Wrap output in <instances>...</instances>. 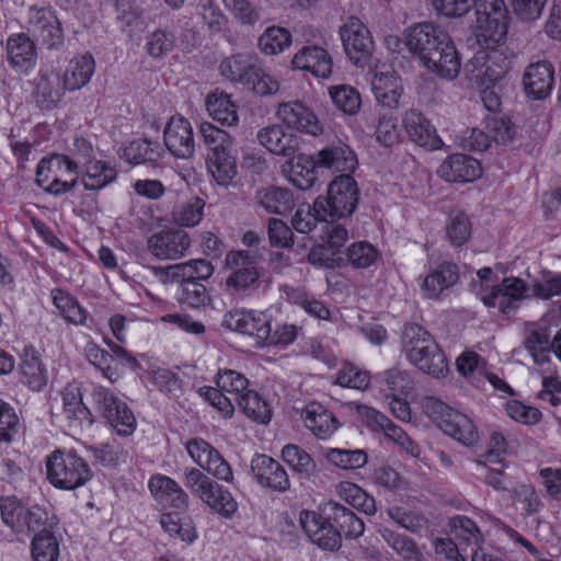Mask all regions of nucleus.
<instances>
[{"label":"nucleus","mask_w":561,"mask_h":561,"mask_svg":"<svg viewBox=\"0 0 561 561\" xmlns=\"http://www.w3.org/2000/svg\"><path fill=\"white\" fill-rule=\"evenodd\" d=\"M405 44L422 65L442 79L453 80L461 64L449 35L432 22L419 23L405 32Z\"/></svg>","instance_id":"nucleus-1"},{"label":"nucleus","mask_w":561,"mask_h":561,"mask_svg":"<svg viewBox=\"0 0 561 561\" xmlns=\"http://www.w3.org/2000/svg\"><path fill=\"white\" fill-rule=\"evenodd\" d=\"M300 525L310 540L323 550L335 551L342 545V538H358L365 526L353 511L336 503L329 502L323 515L304 510L299 515Z\"/></svg>","instance_id":"nucleus-2"},{"label":"nucleus","mask_w":561,"mask_h":561,"mask_svg":"<svg viewBox=\"0 0 561 561\" xmlns=\"http://www.w3.org/2000/svg\"><path fill=\"white\" fill-rule=\"evenodd\" d=\"M220 73L232 82L241 83L261 96L273 95L278 82L266 73L256 56L239 53L226 57L220 64Z\"/></svg>","instance_id":"nucleus-3"},{"label":"nucleus","mask_w":561,"mask_h":561,"mask_svg":"<svg viewBox=\"0 0 561 561\" xmlns=\"http://www.w3.org/2000/svg\"><path fill=\"white\" fill-rule=\"evenodd\" d=\"M0 511L2 520L15 533L46 534L53 531V527L57 524L47 505L26 506L14 496L1 500Z\"/></svg>","instance_id":"nucleus-4"},{"label":"nucleus","mask_w":561,"mask_h":561,"mask_svg":"<svg viewBox=\"0 0 561 561\" xmlns=\"http://www.w3.org/2000/svg\"><path fill=\"white\" fill-rule=\"evenodd\" d=\"M424 412L447 435L459 443L471 446L478 440L472 421L435 397H426L422 403Z\"/></svg>","instance_id":"nucleus-5"},{"label":"nucleus","mask_w":561,"mask_h":561,"mask_svg":"<svg viewBox=\"0 0 561 561\" xmlns=\"http://www.w3.org/2000/svg\"><path fill=\"white\" fill-rule=\"evenodd\" d=\"M47 479L58 489L76 490L92 477L88 463L76 454L54 451L46 460Z\"/></svg>","instance_id":"nucleus-6"},{"label":"nucleus","mask_w":561,"mask_h":561,"mask_svg":"<svg viewBox=\"0 0 561 561\" xmlns=\"http://www.w3.org/2000/svg\"><path fill=\"white\" fill-rule=\"evenodd\" d=\"M358 203V187L350 174L336 176L329 185L327 196H319L313 210L327 217L344 218L351 216Z\"/></svg>","instance_id":"nucleus-7"},{"label":"nucleus","mask_w":561,"mask_h":561,"mask_svg":"<svg viewBox=\"0 0 561 561\" xmlns=\"http://www.w3.org/2000/svg\"><path fill=\"white\" fill-rule=\"evenodd\" d=\"M261 261L263 253L257 249L228 252L226 265L231 273L226 278L227 290L232 295H242L257 285L261 273L256 265Z\"/></svg>","instance_id":"nucleus-8"},{"label":"nucleus","mask_w":561,"mask_h":561,"mask_svg":"<svg viewBox=\"0 0 561 561\" xmlns=\"http://www.w3.org/2000/svg\"><path fill=\"white\" fill-rule=\"evenodd\" d=\"M298 160H309L312 169L323 168L329 169L333 172H352L357 165V158L354 151L341 140L334 141L321 150L314 156L304 157L298 156ZM307 176L302 182H297L293 179V183L300 190H308L311 187L316 176L313 170H307Z\"/></svg>","instance_id":"nucleus-9"},{"label":"nucleus","mask_w":561,"mask_h":561,"mask_svg":"<svg viewBox=\"0 0 561 561\" xmlns=\"http://www.w3.org/2000/svg\"><path fill=\"white\" fill-rule=\"evenodd\" d=\"M511 60L504 54L503 48H481L466 64L465 71L469 79L474 81L481 88L499 82L510 70Z\"/></svg>","instance_id":"nucleus-10"},{"label":"nucleus","mask_w":561,"mask_h":561,"mask_svg":"<svg viewBox=\"0 0 561 561\" xmlns=\"http://www.w3.org/2000/svg\"><path fill=\"white\" fill-rule=\"evenodd\" d=\"M78 165L62 154H51L43 158L36 170V182L47 193L61 195L70 192L77 184L78 178L64 180L66 173H76Z\"/></svg>","instance_id":"nucleus-11"},{"label":"nucleus","mask_w":561,"mask_h":561,"mask_svg":"<svg viewBox=\"0 0 561 561\" xmlns=\"http://www.w3.org/2000/svg\"><path fill=\"white\" fill-rule=\"evenodd\" d=\"M185 485L204 503L224 516H230L237 510V503L228 491H224L214 480L201 470L191 468L185 471Z\"/></svg>","instance_id":"nucleus-12"},{"label":"nucleus","mask_w":561,"mask_h":561,"mask_svg":"<svg viewBox=\"0 0 561 561\" xmlns=\"http://www.w3.org/2000/svg\"><path fill=\"white\" fill-rule=\"evenodd\" d=\"M340 36L351 61L364 67L374 50V41L366 25L359 19L351 16L340 28Z\"/></svg>","instance_id":"nucleus-13"},{"label":"nucleus","mask_w":561,"mask_h":561,"mask_svg":"<svg viewBox=\"0 0 561 561\" xmlns=\"http://www.w3.org/2000/svg\"><path fill=\"white\" fill-rule=\"evenodd\" d=\"M272 317L257 310H232L225 314L222 325L231 331L256 339L259 345H265L270 336Z\"/></svg>","instance_id":"nucleus-14"},{"label":"nucleus","mask_w":561,"mask_h":561,"mask_svg":"<svg viewBox=\"0 0 561 561\" xmlns=\"http://www.w3.org/2000/svg\"><path fill=\"white\" fill-rule=\"evenodd\" d=\"M527 285L518 277H505L500 284L492 287L490 293L481 296V300L489 308L499 307L504 314L515 312L519 302L526 298Z\"/></svg>","instance_id":"nucleus-15"},{"label":"nucleus","mask_w":561,"mask_h":561,"mask_svg":"<svg viewBox=\"0 0 561 561\" xmlns=\"http://www.w3.org/2000/svg\"><path fill=\"white\" fill-rule=\"evenodd\" d=\"M27 30L47 48L57 47L64 42L60 22L48 8L31 7L28 9Z\"/></svg>","instance_id":"nucleus-16"},{"label":"nucleus","mask_w":561,"mask_h":561,"mask_svg":"<svg viewBox=\"0 0 561 561\" xmlns=\"http://www.w3.org/2000/svg\"><path fill=\"white\" fill-rule=\"evenodd\" d=\"M276 116L287 128L314 137L323 133V125L314 112L300 101L280 103Z\"/></svg>","instance_id":"nucleus-17"},{"label":"nucleus","mask_w":561,"mask_h":561,"mask_svg":"<svg viewBox=\"0 0 561 561\" xmlns=\"http://www.w3.org/2000/svg\"><path fill=\"white\" fill-rule=\"evenodd\" d=\"M191 244L186 231L182 229H165L148 238V250L159 260H175L183 256Z\"/></svg>","instance_id":"nucleus-18"},{"label":"nucleus","mask_w":561,"mask_h":561,"mask_svg":"<svg viewBox=\"0 0 561 561\" xmlns=\"http://www.w3.org/2000/svg\"><path fill=\"white\" fill-rule=\"evenodd\" d=\"M251 472L263 488L279 493H284L290 488L289 477L285 468L267 455L257 454L252 458Z\"/></svg>","instance_id":"nucleus-19"},{"label":"nucleus","mask_w":561,"mask_h":561,"mask_svg":"<svg viewBox=\"0 0 561 561\" xmlns=\"http://www.w3.org/2000/svg\"><path fill=\"white\" fill-rule=\"evenodd\" d=\"M163 136L167 149L175 158L188 159L194 154L193 128L184 117H171L164 128Z\"/></svg>","instance_id":"nucleus-20"},{"label":"nucleus","mask_w":561,"mask_h":561,"mask_svg":"<svg viewBox=\"0 0 561 561\" xmlns=\"http://www.w3.org/2000/svg\"><path fill=\"white\" fill-rule=\"evenodd\" d=\"M93 399L102 411L108 423L122 432L119 426L131 428L135 416L127 404L115 397L108 389L98 387L93 390Z\"/></svg>","instance_id":"nucleus-21"},{"label":"nucleus","mask_w":561,"mask_h":561,"mask_svg":"<svg viewBox=\"0 0 561 561\" xmlns=\"http://www.w3.org/2000/svg\"><path fill=\"white\" fill-rule=\"evenodd\" d=\"M256 139L270 152L284 157H294L301 144L298 135L285 131L283 125L279 124L260 129Z\"/></svg>","instance_id":"nucleus-22"},{"label":"nucleus","mask_w":561,"mask_h":561,"mask_svg":"<svg viewBox=\"0 0 561 561\" xmlns=\"http://www.w3.org/2000/svg\"><path fill=\"white\" fill-rule=\"evenodd\" d=\"M192 263L204 264L206 272L203 274L202 272H198V274L193 273L192 277L181 282L180 301L190 307L199 308L210 301L209 293L203 282L214 274V266L209 261L204 259L192 260Z\"/></svg>","instance_id":"nucleus-23"},{"label":"nucleus","mask_w":561,"mask_h":561,"mask_svg":"<svg viewBox=\"0 0 561 561\" xmlns=\"http://www.w3.org/2000/svg\"><path fill=\"white\" fill-rule=\"evenodd\" d=\"M437 174L448 182H472L481 175V164L472 157L455 153L444 160Z\"/></svg>","instance_id":"nucleus-24"},{"label":"nucleus","mask_w":561,"mask_h":561,"mask_svg":"<svg viewBox=\"0 0 561 561\" xmlns=\"http://www.w3.org/2000/svg\"><path fill=\"white\" fill-rule=\"evenodd\" d=\"M295 69L306 70L313 76L328 79L332 73V58L328 51L316 45L304 46L291 60Z\"/></svg>","instance_id":"nucleus-25"},{"label":"nucleus","mask_w":561,"mask_h":561,"mask_svg":"<svg viewBox=\"0 0 561 561\" xmlns=\"http://www.w3.org/2000/svg\"><path fill=\"white\" fill-rule=\"evenodd\" d=\"M403 127L415 145L436 150L440 148L442 140L436 134V129L431 125L419 111L411 110L405 112L403 117Z\"/></svg>","instance_id":"nucleus-26"},{"label":"nucleus","mask_w":561,"mask_h":561,"mask_svg":"<svg viewBox=\"0 0 561 561\" xmlns=\"http://www.w3.org/2000/svg\"><path fill=\"white\" fill-rule=\"evenodd\" d=\"M525 93L534 100L546 99L552 89L553 70L549 62L538 61L527 67L523 78Z\"/></svg>","instance_id":"nucleus-27"},{"label":"nucleus","mask_w":561,"mask_h":561,"mask_svg":"<svg viewBox=\"0 0 561 561\" xmlns=\"http://www.w3.org/2000/svg\"><path fill=\"white\" fill-rule=\"evenodd\" d=\"M508 15L478 16L473 31L476 44L481 48L500 47L507 34Z\"/></svg>","instance_id":"nucleus-28"},{"label":"nucleus","mask_w":561,"mask_h":561,"mask_svg":"<svg viewBox=\"0 0 561 561\" xmlns=\"http://www.w3.org/2000/svg\"><path fill=\"white\" fill-rule=\"evenodd\" d=\"M301 417L306 427L320 439L330 437L340 426L336 417L319 402L308 403L301 412Z\"/></svg>","instance_id":"nucleus-29"},{"label":"nucleus","mask_w":561,"mask_h":561,"mask_svg":"<svg viewBox=\"0 0 561 561\" xmlns=\"http://www.w3.org/2000/svg\"><path fill=\"white\" fill-rule=\"evenodd\" d=\"M149 489L161 504L178 511L187 508L188 496L173 479L167 476H154L149 480Z\"/></svg>","instance_id":"nucleus-30"},{"label":"nucleus","mask_w":561,"mask_h":561,"mask_svg":"<svg viewBox=\"0 0 561 561\" xmlns=\"http://www.w3.org/2000/svg\"><path fill=\"white\" fill-rule=\"evenodd\" d=\"M371 90L376 101L381 106L399 107L403 88L401 80L393 71L376 73L371 81Z\"/></svg>","instance_id":"nucleus-31"},{"label":"nucleus","mask_w":561,"mask_h":561,"mask_svg":"<svg viewBox=\"0 0 561 561\" xmlns=\"http://www.w3.org/2000/svg\"><path fill=\"white\" fill-rule=\"evenodd\" d=\"M95 61L92 55L85 54L70 59L65 73L64 87L68 91L80 90L87 85L94 73Z\"/></svg>","instance_id":"nucleus-32"},{"label":"nucleus","mask_w":561,"mask_h":561,"mask_svg":"<svg viewBox=\"0 0 561 561\" xmlns=\"http://www.w3.org/2000/svg\"><path fill=\"white\" fill-rule=\"evenodd\" d=\"M255 202L267 213L278 215L287 214L296 204L290 190L274 186L257 191Z\"/></svg>","instance_id":"nucleus-33"},{"label":"nucleus","mask_w":561,"mask_h":561,"mask_svg":"<svg viewBox=\"0 0 561 561\" xmlns=\"http://www.w3.org/2000/svg\"><path fill=\"white\" fill-rule=\"evenodd\" d=\"M208 171L219 185L227 186L237 175V163L229 147L213 149L206 159Z\"/></svg>","instance_id":"nucleus-34"},{"label":"nucleus","mask_w":561,"mask_h":561,"mask_svg":"<svg viewBox=\"0 0 561 561\" xmlns=\"http://www.w3.org/2000/svg\"><path fill=\"white\" fill-rule=\"evenodd\" d=\"M162 153L163 149L159 142L148 139H136L124 148L123 159L131 164H148L156 168Z\"/></svg>","instance_id":"nucleus-35"},{"label":"nucleus","mask_w":561,"mask_h":561,"mask_svg":"<svg viewBox=\"0 0 561 561\" xmlns=\"http://www.w3.org/2000/svg\"><path fill=\"white\" fill-rule=\"evenodd\" d=\"M7 53L10 64L20 70H26L36 57L34 42L25 34L10 36Z\"/></svg>","instance_id":"nucleus-36"},{"label":"nucleus","mask_w":561,"mask_h":561,"mask_svg":"<svg viewBox=\"0 0 561 561\" xmlns=\"http://www.w3.org/2000/svg\"><path fill=\"white\" fill-rule=\"evenodd\" d=\"M402 348L407 357H416L422 351H436V342L432 335L421 325L416 323H408L402 330Z\"/></svg>","instance_id":"nucleus-37"},{"label":"nucleus","mask_w":561,"mask_h":561,"mask_svg":"<svg viewBox=\"0 0 561 561\" xmlns=\"http://www.w3.org/2000/svg\"><path fill=\"white\" fill-rule=\"evenodd\" d=\"M458 277L456 264L443 263L425 277L422 289L427 298H436L444 289L456 284Z\"/></svg>","instance_id":"nucleus-38"},{"label":"nucleus","mask_w":561,"mask_h":561,"mask_svg":"<svg viewBox=\"0 0 561 561\" xmlns=\"http://www.w3.org/2000/svg\"><path fill=\"white\" fill-rule=\"evenodd\" d=\"M22 381L33 390L39 391L46 386L45 368L33 347H25L20 365Z\"/></svg>","instance_id":"nucleus-39"},{"label":"nucleus","mask_w":561,"mask_h":561,"mask_svg":"<svg viewBox=\"0 0 561 561\" xmlns=\"http://www.w3.org/2000/svg\"><path fill=\"white\" fill-rule=\"evenodd\" d=\"M206 107L213 119L221 125L230 127L238 124L237 106L229 95L224 93L208 94Z\"/></svg>","instance_id":"nucleus-40"},{"label":"nucleus","mask_w":561,"mask_h":561,"mask_svg":"<svg viewBox=\"0 0 561 561\" xmlns=\"http://www.w3.org/2000/svg\"><path fill=\"white\" fill-rule=\"evenodd\" d=\"M280 456L300 479H310L317 471L311 456L298 445L288 444L283 447Z\"/></svg>","instance_id":"nucleus-41"},{"label":"nucleus","mask_w":561,"mask_h":561,"mask_svg":"<svg viewBox=\"0 0 561 561\" xmlns=\"http://www.w3.org/2000/svg\"><path fill=\"white\" fill-rule=\"evenodd\" d=\"M204 264L192 263V260H190L187 262L167 267L151 266L149 267V271L164 285L173 283L180 285L183 279L192 277L193 273H205L206 271L204 270Z\"/></svg>","instance_id":"nucleus-42"},{"label":"nucleus","mask_w":561,"mask_h":561,"mask_svg":"<svg viewBox=\"0 0 561 561\" xmlns=\"http://www.w3.org/2000/svg\"><path fill=\"white\" fill-rule=\"evenodd\" d=\"M385 541L401 557L402 561H423V553L413 539L385 528L381 533Z\"/></svg>","instance_id":"nucleus-43"},{"label":"nucleus","mask_w":561,"mask_h":561,"mask_svg":"<svg viewBox=\"0 0 561 561\" xmlns=\"http://www.w3.org/2000/svg\"><path fill=\"white\" fill-rule=\"evenodd\" d=\"M431 350V353L427 351H422L416 357H407L411 364L416 366L423 373L431 375L433 377L444 376L447 371V360L442 352V350L436 344L435 350Z\"/></svg>","instance_id":"nucleus-44"},{"label":"nucleus","mask_w":561,"mask_h":561,"mask_svg":"<svg viewBox=\"0 0 561 561\" xmlns=\"http://www.w3.org/2000/svg\"><path fill=\"white\" fill-rule=\"evenodd\" d=\"M64 411L67 417L72 421L79 422L82 425L84 422L89 425L92 424L91 412L82 402V396L77 387H67L62 391Z\"/></svg>","instance_id":"nucleus-45"},{"label":"nucleus","mask_w":561,"mask_h":561,"mask_svg":"<svg viewBox=\"0 0 561 561\" xmlns=\"http://www.w3.org/2000/svg\"><path fill=\"white\" fill-rule=\"evenodd\" d=\"M233 400L247 416L263 424L270 422L268 405L255 391L247 390L243 396H237Z\"/></svg>","instance_id":"nucleus-46"},{"label":"nucleus","mask_w":561,"mask_h":561,"mask_svg":"<svg viewBox=\"0 0 561 561\" xmlns=\"http://www.w3.org/2000/svg\"><path fill=\"white\" fill-rule=\"evenodd\" d=\"M291 44L288 30L280 26L267 27L259 37V47L265 55H276L284 51Z\"/></svg>","instance_id":"nucleus-47"},{"label":"nucleus","mask_w":561,"mask_h":561,"mask_svg":"<svg viewBox=\"0 0 561 561\" xmlns=\"http://www.w3.org/2000/svg\"><path fill=\"white\" fill-rule=\"evenodd\" d=\"M116 171L103 161L89 162L82 184L85 190H101L116 179Z\"/></svg>","instance_id":"nucleus-48"},{"label":"nucleus","mask_w":561,"mask_h":561,"mask_svg":"<svg viewBox=\"0 0 561 561\" xmlns=\"http://www.w3.org/2000/svg\"><path fill=\"white\" fill-rule=\"evenodd\" d=\"M160 523L170 536L179 537L182 541L192 542L196 538L193 522L179 513L162 514Z\"/></svg>","instance_id":"nucleus-49"},{"label":"nucleus","mask_w":561,"mask_h":561,"mask_svg":"<svg viewBox=\"0 0 561 561\" xmlns=\"http://www.w3.org/2000/svg\"><path fill=\"white\" fill-rule=\"evenodd\" d=\"M453 536L467 546L480 547L483 541L482 535L473 520L466 516H454L449 520Z\"/></svg>","instance_id":"nucleus-50"},{"label":"nucleus","mask_w":561,"mask_h":561,"mask_svg":"<svg viewBox=\"0 0 561 561\" xmlns=\"http://www.w3.org/2000/svg\"><path fill=\"white\" fill-rule=\"evenodd\" d=\"M226 9L241 25L254 26L262 19V9L250 0H222Z\"/></svg>","instance_id":"nucleus-51"},{"label":"nucleus","mask_w":561,"mask_h":561,"mask_svg":"<svg viewBox=\"0 0 561 561\" xmlns=\"http://www.w3.org/2000/svg\"><path fill=\"white\" fill-rule=\"evenodd\" d=\"M325 459L344 470L358 469L366 465L367 455L364 450L332 448L325 451Z\"/></svg>","instance_id":"nucleus-52"},{"label":"nucleus","mask_w":561,"mask_h":561,"mask_svg":"<svg viewBox=\"0 0 561 561\" xmlns=\"http://www.w3.org/2000/svg\"><path fill=\"white\" fill-rule=\"evenodd\" d=\"M377 250L368 242L360 241L353 243L346 252V259L339 257L337 266H342L345 262L351 263L356 268H366L377 259Z\"/></svg>","instance_id":"nucleus-53"},{"label":"nucleus","mask_w":561,"mask_h":561,"mask_svg":"<svg viewBox=\"0 0 561 561\" xmlns=\"http://www.w3.org/2000/svg\"><path fill=\"white\" fill-rule=\"evenodd\" d=\"M334 105L347 115H354L358 112L362 99L358 91L350 85L332 87L329 90Z\"/></svg>","instance_id":"nucleus-54"},{"label":"nucleus","mask_w":561,"mask_h":561,"mask_svg":"<svg viewBox=\"0 0 561 561\" xmlns=\"http://www.w3.org/2000/svg\"><path fill=\"white\" fill-rule=\"evenodd\" d=\"M53 301L65 319L75 324H82L85 320V311L77 300L61 289L53 290Z\"/></svg>","instance_id":"nucleus-55"},{"label":"nucleus","mask_w":561,"mask_h":561,"mask_svg":"<svg viewBox=\"0 0 561 561\" xmlns=\"http://www.w3.org/2000/svg\"><path fill=\"white\" fill-rule=\"evenodd\" d=\"M59 548L53 531L36 534L32 541L33 561H57Z\"/></svg>","instance_id":"nucleus-56"},{"label":"nucleus","mask_w":561,"mask_h":561,"mask_svg":"<svg viewBox=\"0 0 561 561\" xmlns=\"http://www.w3.org/2000/svg\"><path fill=\"white\" fill-rule=\"evenodd\" d=\"M446 232L451 244L461 247L471 236V222L469 217L461 211L451 214L446 225Z\"/></svg>","instance_id":"nucleus-57"},{"label":"nucleus","mask_w":561,"mask_h":561,"mask_svg":"<svg viewBox=\"0 0 561 561\" xmlns=\"http://www.w3.org/2000/svg\"><path fill=\"white\" fill-rule=\"evenodd\" d=\"M486 128L491 134V140L496 144L507 145L514 140L517 127L507 117L493 116L486 121Z\"/></svg>","instance_id":"nucleus-58"},{"label":"nucleus","mask_w":561,"mask_h":561,"mask_svg":"<svg viewBox=\"0 0 561 561\" xmlns=\"http://www.w3.org/2000/svg\"><path fill=\"white\" fill-rule=\"evenodd\" d=\"M533 295L543 300L561 296V274L543 271L542 278L533 284Z\"/></svg>","instance_id":"nucleus-59"},{"label":"nucleus","mask_w":561,"mask_h":561,"mask_svg":"<svg viewBox=\"0 0 561 561\" xmlns=\"http://www.w3.org/2000/svg\"><path fill=\"white\" fill-rule=\"evenodd\" d=\"M382 382L386 383L391 394H405L413 389V380L405 371L398 368H391L383 371L380 376Z\"/></svg>","instance_id":"nucleus-60"},{"label":"nucleus","mask_w":561,"mask_h":561,"mask_svg":"<svg viewBox=\"0 0 561 561\" xmlns=\"http://www.w3.org/2000/svg\"><path fill=\"white\" fill-rule=\"evenodd\" d=\"M267 236L271 247L284 249L291 248L294 245V233L291 228L280 219H268Z\"/></svg>","instance_id":"nucleus-61"},{"label":"nucleus","mask_w":561,"mask_h":561,"mask_svg":"<svg viewBox=\"0 0 561 561\" xmlns=\"http://www.w3.org/2000/svg\"><path fill=\"white\" fill-rule=\"evenodd\" d=\"M216 382L222 391L232 394L233 399L237 396H243L249 386L248 379L234 370L219 371Z\"/></svg>","instance_id":"nucleus-62"},{"label":"nucleus","mask_w":561,"mask_h":561,"mask_svg":"<svg viewBox=\"0 0 561 561\" xmlns=\"http://www.w3.org/2000/svg\"><path fill=\"white\" fill-rule=\"evenodd\" d=\"M342 491L345 493L346 501L354 507L363 511L367 515H373L376 512V503L373 496L368 495L364 490L353 483L342 485Z\"/></svg>","instance_id":"nucleus-63"},{"label":"nucleus","mask_w":561,"mask_h":561,"mask_svg":"<svg viewBox=\"0 0 561 561\" xmlns=\"http://www.w3.org/2000/svg\"><path fill=\"white\" fill-rule=\"evenodd\" d=\"M174 35L165 30H157L147 38V50L150 56L159 58L173 49Z\"/></svg>","instance_id":"nucleus-64"}]
</instances>
